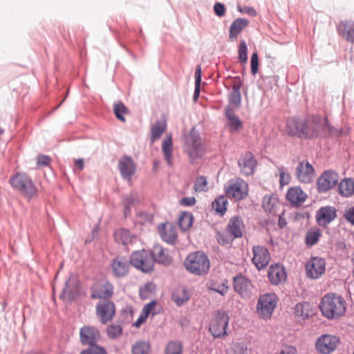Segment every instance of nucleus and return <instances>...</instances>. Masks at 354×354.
I'll use <instances>...</instances> for the list:
<instances>
[{"label":"nucleus","mask_w":354,"mask_h":354,"mask_svg":"<svg viewBox=\"0 0 354 354\" xmlns=\"http://www.w3.org/2000/svg\"><path fill=\"white\" fill-rule=\"evenodd\" d=\"M324 129L319 115H311L306 118L291 117L286 124L287 133L299 139L310 140L317 138Z\"/></svg>","instance_id":"1"},{"label":"nucleus","mask_w":354,"mask_h":354,"mask_svg":"<svg viewBox=\"0 0 354 354\" xmlns=\"http://www.w3.org/2000/svg\"><path fill=\"white\" fill-rule=\"evenodd\" d=\"M319 307L322 315L328 319H339L346 310L343 297L334 292L326 294L322 298Z\"/></svg>","instance_id":"2"},{"label":"nucleus","mask_w":354,"mask_h":354,"mask_svg":"<svg viewBox=\"0 0 354 354\" xmlns=\"http://www.w3.org/2000/svg\"><path fill=\"white\" fill-rule=\"evenodd\" d=\"M11 187L28 201L38 196L39 189L32 178L26 172H16L9 179Z\"/></svg>","instance_id":"3"},{"label":"nucleus","mask_w":354,"mask_h":354,"mask_svg":"<svg viewBox=\"0 0 354 354\" xmlns=\"http://www.w3.org/2000/svg\"><path fill=\"white\" fill-rule=\"evenodd\" d=\"M204 149L205 145L200 132L195 127H192L189 133L183 136V150L189 156L192 164L203 156Z\"/></svg>","instance_id":"4"},{"label":"nucleus","mask_w":354,"mask_h":354,"mask_svg":"<svg viewBox=\"0 0 354 354\" xmlns=\"http://www.w3.org/2000/svg\"><path fill=\"white\" fill-rule=\"evenodd\" d=\"M185 267L190 273L197 276L208 272L210 262L208 257L201 251L190 253L184 262Z\"/></svg>","instance_id":"5"},{"label":"nucleus","mask_w":354,"mask_h":354,"mask_svg":"<svg viewBox=\"0 0 354 354\" xmlns=\"http://www.w3.org/2000/svg\"><path fill=\"white\" fill-rule=\"evenodd\" d=\"M90 291L91 299L108 300L113 296L114 286L106 279H101L91 285Z\"/></svg>","instance_id":"6"},{"label":"nucleus","mask_w":354,"mask_h":354,"mask_svg":"<svg viewBox=\"0 0 354 354\" xmlns=\"http://www.w3.org/2000/svg\"><path fill=\"white\" fill-rule=\"evenodd\" d=\"M278 297L275 293H266L258 299L257 311L264 319H270L277 307Z\"/></svg>","instance_id":"7"},{"label":"nucleus","mask_w":354,"mask_h":354,"mask_svg":"<svg viewBox=\"0 0 354 354\" xmlns=\"http://www.w3.org/2000/svg\"><path fill=\"white\" fill-rule=\"evenodd\" d=\"M230 317L227 312L218 310L215 317L211 320L209 330L214 338H223L227 335Z\"/></svg>","instance_id":"8"},{"label":"nucleus","mask_w":354,"mask_h":354,"mask_svg":"<svg viewBox=\"0 0 354 354\" xmlns=\"http://www.w3.org/2000/svg\"><path fill=\"white\" fill-rule=\"evenodd\" d=\"M130 263L142 272L148 273L153 270L154 259L145 250L135 251L130 257Z\"/></svg>","instance_id":"9"},{"label":"nucleus","mask_w":354,"mask_h":354,"mask_svg":"<svg viewBox=\"0 0 354 354\" xmlns=\"http://www.w3.org/2000/svg\"><path fill=\"white\" fill-rule=\"evenodd\" d=\"M339 338L332 334L321 335L316 340L315 348L319 354H331L337 348Z\"/></svg>","instance_id":"10"},{"label":"nucleus","mask_w":354,"mask_h":354,"mask_svg":"<svg viewBox=\"0 0 354 354\" xmlns=\"http://www.w3.org/2000/svg\"><path fill=\"white\" fill-rule=\"evenodd\" d=\"M96 315L102 324L111 321L115 315V304L111 299L100 301L95 306Z\"/></svg>","instance_id":"11"},{"label":"nucleus","mask_w":354,"mask_h":354,"mask_svg":"<svg viewBox=\"0 0 354 354\" xmlns=\"http://www.w3.org/2000/svg\"><path fill=\"white\" fill-rule=\"evenodd\" d=\"M100 339V332L95 326L84 325L80 330V341L82 346L91 347L98 345Z\"/></svg>","instance_id":"12"},{"label":"nucleus","mask_w":354,"mask_h":354,"mask_svg":"<svg viewBox=\"0 0 354 354\" xmlns=\"http://www.w3.org/2000/svg\"><path fill=\"white\" fill-rule=\"evenodd\" d=\"M257 165V160L251 151H246L242 154L238 160V166L240 168L241 173L250 176L254 174Z\"/></svg>","instance_id":"13"},{"label":"nucleus","mask_w":354,"mask_h":354,"mask_svg":"<svg viewBox=\"0 0 354 354\" xmlns=\"http://www.w3.org/2000/svg\"><path fill=\"white\" fill-rule=\"evenodd\" d=\"M307 277L310 279H317L326 270V261L322 257H313L306 265Z\"/></svg>","instance_id":"14"},{"label":"nucleus","mask_w":354,"mask_h":354,"mask_svg":"<svg viewBox=\"0 0 354 354\" xmlns=\"http://www.w3.org/2000/svg\"><path fill=\"white\" fill-rule=\"evenodd\" d=\"M252 252L253 257L252 261L258 270L263 269L268 265L270 261V254L266 247L254 245Z\"/></svg>","instance_id":"15"},{"label":"nucleus","mask_w":354,"mask_h":354,"mask_svg":"<svg viewBox=\"0 0 354 354\" xmlns=\"http://www.w3.org/2000/svg\"><path fill=\"white\" fill-rule=\"evenodd\" d=\"M243 86V80L241 77L236 76L232 84V91L228 94L227 99L229 104L226 106L231 109H239L241 105V88Z\"/></svg>","instance_id":"16"},{"label":"nucleus","mask_w":354,"mask_h":354,"mask_svg":"<svg viewBox=\"0 0 354 354\" xmlns=\"http://www.w3.org/2000/svg\"><path fill=\"white\" fill-rule=\"evenodd\" d=\"M338 181V174L332 170L325 171L317 179L319 192L324 193L332 189Z\"/></svg>","instance_id":"17"},{"label":"nucleus","mask_w":354,"mask_h":354,"mask_svg":"<svg viewBox=\"0 0 354 354\" xmlns=\"http://www.w3.org/2000/svg\"><path fill=\"white\" fill-rule=\"evenodd\" d=\"M337 217V210L333 206L320 207L315 214L316 222L319 226L326 227Z\"/></svg>","instance_id":"18"},{"label":"nucleus","mask_w":354,"mask_h":354,"mask_svg":"<svg viewBox=\"0 0 354 354\" xmlns=\"http://www.w3.org/2000/svg\"><path fill=\"white\" fill-rule=\"evenodd\" d=\"M268 277L271 284L274 286L286 281L287 273L285 267L279 263L271 264L268 268Z\"/></svg>","instance_id":"19"},{"label":"nucleus","mask_w":354,"mask_h":354,"mask_svg":"<svg viewBox=\"0 0 354 354\" xmlns=\"http://www.w3.org/2000/svg\"><path fill=\"white\" fill-rule=\"evenodd\" d=\"M234 290L242 297H249L251 295V281L242 274H239L233 278Z\"/></svg>","instance_id":"20"},{"label":"nucleus","mask_w":354,"mask_h":354,"mask_svg":"<svg viewBox=\"0 0 354 354\" xmlns=\"http://www.w3.org/2000/svg\"><path fill=\"white\" fill-rule=\"evenodd\" d=\"M314 168L308 161L299 162L297 167L296 175L300 182L310 183L314 177Z\"/></svg>","instance_id":"21"},{"label":"nucleus","mask_w":354,"mask_h":354,"mask_svg":"<svg viewBox=\"0 0 354 354\" xmlns=\"http://www.w3.org/2000/svg\"><path fill=\"white\" fill-rule=\"evenodd\" d=\"M245 228V225L241 217L234 216L229 220L225 232L232 234L233 238L239 239L243 236Z\"/></svg>","instance_id":"22"},{"label":"nucleus","mask_w":354,"mask_h":354,"mask_svg":"<svg viewBox=\"0 0 354 354\" xmlns=\"http://www.w3.org/2000/svg\"><path fill=\"white\" fill-rule=\"evenodd\" d=\"M130 264V260L124 257L118 256L114 258L111 263L113 274L118 278L126 276L129 272Z\"/></svg>","instance_id":"23"},{"label":"nucleus","mask_w":354,"mask_h":354,"mask_svg":"<svg viewBox=\"0 0 354 354\" xmlns=\"http://www.w3.org/2000/svg\"><path fill=\"white\" fill-rule=\"evenodd\" d=\"M119 170L124 180H130L136 173V165L131 157L124 156L119 161Z\"/></svg>","instance_id":"24"},{"label":"nucleus","mask_w":354,"mask_h":354,"mask_svg":"<svg viewBox=\"0 0 354 354\" xmlns=\"http://www.w3.org/2000/svg\"><path fill=\"white\" fill-rule=\"evenodd\" d=\"M337 30L347 41L354 44V21H341L337 26Z\"/></svg>","instance_id":"25"},{"label":"nucleus","mask_w":354,"mask_h":354,"mask_svg":"<svg viewBox=\"0 0 354 354\" xmlns=\"http://www.w3.org/2000/svg\"><path fill=\"white\" fill-rule=\"evenodd\" d=\"M225 116L228 120L227 127L231 133L238 132L243 128V123L235 114L234 109H231L230 106H225Z\"/></svg>","instance_id":"26"},{"label":"nucleus","mask_w":354,"mask_h":354,"mask_svg":"<svg viewBox=\"0 0 354 354\" xmlns=\"http://www.w3.org/2000/svg\"><path fill=\"white\" fill-rule=\"evenodd\" d=\"M227 196L234 198L235 201L244 199L248 194L242 187L241 183L234 181H230L227 187H225Z\"/></svg>","instance_id":"27"},{"label":"nucleus","mask_w":354,"mask_h":354,"mask_svg":"<svg viewBox=\"0 0 354 354\" xmlns=\"http://www.w3.org/2000/svg\"><path fill=\"white\" fill-rule=\"evenodd\" d=\"M250 21L246 18H236L230 25L229 30V38L236 39L238 35L248 26Z\"/></svg>","instance_id":"28"},{"label":"nucleus","mask_w":354,"mask_h":354,"mask_svg":"<svg viewBox=\"0 0 354 354\" xmlns=\"http://www.w3.org/2000/svg\"><path fill=\"white\" fill-rule=\"evenodd\" d=\"M295 314L302 319H307L315 315V310L310 302L302 301L296 304Z\"/></svg>","instance_id":"29"},{"label":"nucleus","mask_w":354,"mask_h":354,"mask_svg":"<svg viewBox=\"0 0 354 354\" xmlns=\"http://www.w3.org/2000/svg\"><path fill=\"white\" fill-rule=\"evenodd\" d=\"M80 285L78 281L69 278L65 282V287L63 289V295H66L69 301L74 300L78 297Z\"/></svg>","instance_id":"30"},{"label":"nucleus","mask_w":354,"mask_h":354,"mask_svg":"<svg viewBox=\"0 0 354 354\" xmlns=\"http://www.w3.org/2000/svg\"><path fill=\"white\" fill-rule=\"evenodd\" d=\"M191 294L185 287L176 288L171 294V299L180 307L190 299Z\"/></svg>","instance_id":"31"},{"label":"nucleus","mask_w":354,"mask_h":354,"mask_svg":"<svg viewBox=\"0 0 354 354\" xmlns=\"http://www.w3.org/2000/svg\"><path fill=\"white\" fill-rule=\"evenodd\" d=\"M306 195L299 187L289 188L286 194V199L292 204L300 205L305 201Z\"/></svg>","instance_id":"32"},{"label":"nucleus","mask_w":354,"mask_h":354,"mask_svg":"<svg viewBox=\"0 0 354 354\" xmlns=\"http://www.w3.org/2000/svg\"><path fill=\"white\" fill-rule=\"evenodd\" d=\"M167 129V122L165 120H158L151 127V143L160 138L161 136Z\"/></svg>","instance_id":"33"},{"label":"nucleus","mask_w":354,"mask_h":354,"mask_svg":"<svg viewBox=\"0 0 354 354\" xmlns=\"http://www.w3.org/2000/svg\"><path fill=\"white\" fill-rule=\"evenodd\" d=\"M150 254L153 256L154 262L159 263L169 264L171 262V258L165 253L164 248L159 244L154 245Z\"/></svg>","instance_id":"34"},{"label":"nucleus","mask_w":354,"mask_h":354,"mask_svg":"<svg viewBox=\"0 0 354 354\" xmlns=\"http://www.w3.org/2000/svg\"><path fill=\"white\" fill-rule=\"evenodd\" d=\"M138 197L133 193L127 194L122 196L123 214L125 218L131 215V208L138 203Z\"/></svg>","instance_id":"35"},{"label":"nucleus","mask_w":354,"mask_h":354,"mask_svg":"<svg viewBox=\"0 0 354 354\" xmlns=\"http://www.w3.org/2000/svg\"><path fill=\"white\" fill-rule=\"evenodd\" d=\"M114 239L115 242L121 243L123 245H127L133 241V236L131 232L125 228H120L114 232Z\"/></svg>","instance_id":"36"},{"label":"nucleus","mask_w":354,"mask_h":354,"mask_svg":"<svg viewBox=\"0 0 354 354\" xmlns=\"http://www.w3.org/2000/svg\"><path fill=\"white\" fill-rule=\"evenodd\" d=\"M339 193L344 196L349 197L354 194V178H345L339 185Z\"/></svg>","instance_id":"37"},{"label":"nucleus","mask_w":354,"mask_h":354,"mask_svg":"<svg viewBox=\"0 0 354 354\" xmlns=\"http://www.w3.org/2000/svg\"><path fill=\"white\" fill-rule=\"evenodd\" d=\"M322 236L321 230L317 227H311L309 229L306 234L305 243L309 246H313L320 239Z\"/></svg>","instance_id":"38"},{"label":"nucleus","mask_w":354,"mask_h":354,"mask_svg":"<svg viewBox=\"0 0 354 354\" xmlns=\"http://www.w3.org/2000/svg\"><path fill=\"white\" fill-rule=\"evenodd\" d=\"M228 201L226 196L221 195L216 198L212 202V208L216 211V214L223 216L227 210V205Z\"/></svg>","instance_id":"39"},{"label":"nucleus","mask_w":354,"mask_h":354,"mask_svg":"<svg viewBox=\"0 0 354 354\" xmlns=\"http://www.w3.org/2000/svg\"><path fill=\"white\" fill-rule=\"evenodd\" d=\"M194 216L190 212H182L178 218V225L180 230L186 231L190 228L193 223Z\"/></svg>","instance_id":"40"},{"label":"nucleus","mask_w":354,"mask_h":354,"mask_svg":"<svg viewBox=\"0 0 354 354\" xmlns=\"http://www.w3.org/2000/svg\"><path fill=\"white\" fill-rule=\"evenodd\" d=\"M171 135L167 136V138L162 140V152L165 158L169 165H172L171 157L173 153Z\"/></svg>","instance_id":"41"},{"label":"nucleus","mask_w":354,"mask_h":354,"mask_svg":"<svg viewBox=\"0 0 354 354\" xmlns=\"http://www.w3.org/2000/svg\"><path fill=\"white\" fill-rule=\"evenodd\" d=\"M151 345L149 342L139 340L133 344L131 348L132 354H149Z\"/></svg>","instance_id":"42"},{"label":"nucleus","mask_w":354,"mask_h":354,"mask_svg":"<svg viewBox=\"0 0 354 354\" xmlns=\"http://www.w3.org/2000/svg\"><path fill=\"white\" fill-rule=\"evenodd\" d=\"M161 237L163 241L169 244L175 243L177 239V234L173 227L169 226L163 227V230L161 232Z\"/></svg>","instance_id":"43"},{"label":"nucleus","mask_w":354,"mask_h":354,"mask_svg":"<svg viewBox=\"0 0 354 354\" xmlns=\"http://www.w3.org/2000/svg\"><path fill=\"white\" fill-rule=\"evenodd\" d=\"M183 344L179 341H170L166 345L165 354H183Z\"/></svg>","instance_id":"44"},{"label":"nucleus","mask_w":354,"mask_h":354,"mask_svg":"<svg viewBox=\"0 0 354 354\" xmlns=\"http://www.w3.org/2000/svg\"><path fill=\"white\" fill-rule=\"evenodd\" d=\"M114 114L115 115V118L121 121V122H125L126 119L124 118V114L128 112V109L126 107V106L124 104V103L121 101H118L117 102L114 103Z\"/></svg>","instance_id":"45"},{"label":"nucleus","mask_w":354,"mask_h":354,"mask_svg":"<svg viewBox=\"0 0 354 354\" xmlns=\"http://www.w3.org/2000/svg\"><path fill=\"white\" fill-rule=\"evenodd\" d=\"M202 71L201 65H197L195 71V88L193 99L196 101L200 95L201 84Z\"/></svg>","instance_id":"46"},{"label":"nucleus","mask_w":354,"mask_h":354,"mask_svg":"<svg viewBox=\"0 0 354 354\" xmlns=\"http://www.w3.org/2000/svg\"><path fill=\"white\" fill-rule=\"evenodd\" d=\"M247 344L245 342L233 343L227 351V354H246Z\"/></svg>","instance_id":"47"},{"label":"nucleus","mask_w":354,"mask_h":354,"mask_svg":"<svg viewBox=\"0 0 354 354\" xmlns=\"http://www.w3.org/2000/svg\"><path fill=\"white\" fill-rule=\"evenodd\" d=\"M277 198L274 194H266L263 196L262 206L266 211L271 212L275 205Z\"/></svg>","instance_id":"48"},{"label":"nucleus","mask_w":354,"mask_h":354,"mask_svg":"<svg viewBox=\"0 0 354 354\" xmlns=\"http://www.w3.org/2000/svg\"><path fill=\"white\" fill-rule=\"evenodd\" d=\"M239 60L241 63H247L248 62V47L245 40H241L239 45Z\"/></svg>","instance_id":"49"},{"label":"nucleus","mask_w":354,"mask_h":354,"mask_svg":"<svg viewBox=\"0 0 354 354\" xmlns=\"http://www.w3.org/2000/svg\"><path fill=\"white\" fill-rule=\"evenodd\" d=\"M216 237L218 243L220 245H225L226 244H230L233 242L235 238H233V236L227 232H218L216 234Z\"/></svg>","instance_id":"50"},{"label":"nucleus","mask_w":354,"mask_h":354,"mask_svg":"<svg viewBox=\"0 0 354 354\" xmlns=\"http://www.w3.org/2000/svg\"><path fill=\"white\" fill-rule=\"evenodd\" d=\"M80 354H108L106 348L100 345L87 347L83 349Z\"/></svg>","instance_id":"51"},{"label":"nucleus","mask_w":354,"mask_h":354,"mask_svg":"<svg viewBox=\"0 0 354 354\" xmlns=\"http://www.w3.org/2000/svg\"><path fill=\"white\" fill-rule=\"evenodd\" d=\"M122 333L120 325L111 324L107 327V335L111 339H115Z\"/></svg>","instance_id":"52"},{"label":"nucleus","mask_w":354,"mask_h":354,"mask_svg":"<svg viewBox=\"0 0 354 354\" xmlns=\"http://www.w3.org/2000/svg\"><path fill=\"white\" fill-rule=\"evenodd\" d=\"M207 185V178L205 176H198L194 183V189L196 192L206 191V186Z\"/></svg>","instance_id":"53"},{"label":"nucleus","mask_w":354,"mask_h":354,"mask_svg":"<svg viewBox=\"0 0 354 354\" xmlns=\"http://www.w3.org/2000/svg\"><path fill=\"white\" fill-rule=\"evenodd\" d=\"M155 284L152 282L147 283L143 288H140L139 295L142 299L147 297V294L151 292L155 289Z\"/></svg>","instance_id":"54"},{"label":"nucleus","mask_w":354,"mask_h":354,"mask_svg":"<svg viewBox=\"0 0 354 354\" xmlns=\"http://www.w3.org/2000/svg\"><path fill=\"white\" fill-rule=\"evenodd\" d=\"M157 302L156 300H152L146 305L144 306L141 313L144 314L147 317H149L150 313H152V315L154 316L156 315V313L152 312V310L154 308V307L156 306Z\"/></svg>","instance_id":"55"},{"label":"nucleus","mask_w":354,"mask_h":354,"mask_svg":"<svg viewBox=\"0 0 354 354\" xmlns=\"http://www.w3.org/2000/svg\"><path fill=\"white\" fill-rule=\"evenodd\" d=\"M251 73L253 75H255L259 70V57L257 52L252 53L251 56Z\"/></svg>","instance_id":"56"},{"label":"nucleus","mask_w":354,"mask_h":354,"mask_svg":"<svg viewBox=\"0 0 354 354\" xmlns=\"http://www.w3.org/2000/svg\"><path fill=\"white\" fill-rule=\"evenodd\" d=\"M279 183L281 186L288 185L290 181V175L289 174H286L283 167H279Z\"/></svg>","instance_id":"57"},{"label":"nucleus","mask_w":354,"mask_h":354,"mask_svg":"<svg viewBox=\"0 0 354 354\" xmlns=\"http://www.w3.org/2000/svg\"><path fill=\"white\" fill-rule=\"evenodd\" d=\"M51 160V158L49 156L40 154L37 156V164L39 167L48 166Z\"/></svg>","instance_id":"58"},{"label":"nucleus","mask_w":354,"mask_h":354,"mask_svg":"<svg viewBox=\"0 0 354 354\" xmlns=\"http://www.w3.org/2000/svg\"><path fill=\"white\" fill-rule=\"evenodd\" d=\"M225 6L223 3L217 2L214 6V12L218 17H222L225 14Z\"/></svg>","instance_id":"59"},{"label":"nucleus","mask_w":354,"mask_h":354,"mask_svg":"<svg viewBox=\"0 0 354 354\" xmlns=\"http://www.w3.org/2000/svg\"><path fill=\"white\" fill-rule=\"evenodd\" d=\"M328 136L330 137L339 138L342 136L343 131L342 129H337L328 124H326Z\"/></svg>","instance_id":"60"},{"label":"nucleus","mask_w":354,"mask_h":354,"mask_svg":"<svg viewBox=\"0 0 354 354\" xmlns=\"http://www.w3.org/2000/svg\"><path fill=\"white\" fill-rule=\"evenodd\" d=\"M196 199L194 196L183 197L180 199L179 203L184 207H190L196 204Z\"/></svg>","instance_id":"61"},{"label":"nucleus","mask_w":354,"mask_h":354,"mask_svg":"<svg viewBox=\"0 0 354 354\" xmlns=\"http://www.w3.org/2000/svg\"><path fill=\"white\" fill-rule=\"evenodd\" d=\"M210 289L219 293L221 295L224 296L227 293L229 287L225 283H223L218 284L216 287L211 288Z\"/></svg>","instance_id":"62"},{"label":"nucleus","mask_w":354,"mask_h":354,"mask_svg":"<svg viewBox=\"0 0 354 354\" xmlns=\"http://www.w3.org/2000/svg\"><path fill=\"white\" fill-rule=\"evenodd\" d=\"M344 217L351 224L354 225V206L346 212Z\"/></svg>","instance_id":"63"},{"label":"nucleus","mask_w":354,"mask_h":354,"mask_svg":"<svg viewBox=\"0 0 354 354\" xmlns=\"http://www.w3.org/2000/svg\"><path fill=\"white\" fill-rule=\"evenodd\" d=\"M147 317L140 313L137 320L133 324V326L136 328H139L143 323L146 322Z\"/></svg>","instance_id":"64"}]
</instances>
